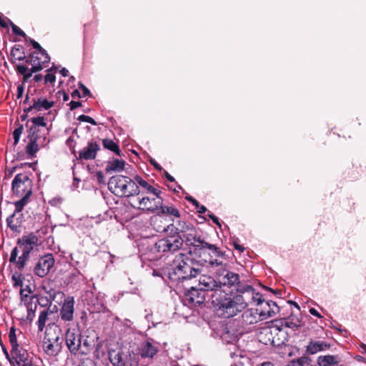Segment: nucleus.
<instances>
[{
    "label": "nucleus",
    "mask_w": 366,
    "mask_h": 366,
    "mask_svg": "<svg viewBox=\"0 0 366 366\" xmlns=\"http://www.w3.org/2000/svg\"><path fill=\"white\" fill-rule=\"evenodd\" d=\"M198 285L207 294L211 292V303L222 317H232L246 308V299L242 295L226 292L212 276L202 274Z\"/></svg>",
    "instance_id": "1"
},
{
    "label": "nucleus",
    "mask_w": 366,
    "mask_h": 366,
    "mask_svg": "<svg viewBox=\"0 0 366 366\" xmlns=\"http://www.w3.org/2000/svg\"><path fill=\"white\" fill-rule=\"evenodd\" d=\"M53 313L54 311L50 307L41 310L35 322L38 332H41L45 329L42 347L49 356H56L61 352L64 341L62 330L56 322H52L46 325L49 320V316Z\"/></svg>",
    "instance_id": "2"
},
{
    "label": "nucleus",
    "mask_w": 366,
    "mask_h": 366,
    "mask_svg": "<svg viewBox=\"0 0 366 366\" xmlns=\"http://www.w3.org/2000/svg\"><path fill=\"white\" fill-rule=\"evenodd\" d=\"M203 239L194 227L191 232L182 235H167L159 239L154 244V250L158 253H174L182 247L184 243L188 247L189 250H192Z\"/></svg>",
    "instance_id": "3"
},
{
    "label": "nucleus",
    "mask_w": 366,
    "mask_h": 366,
    "mask_svg": "<svg viewBox=\"0 0 366 366\" xmlns=\"http://www.w3.org/2000/svg\"><path fill=\"white\" fill-rule=\"evenodd\" d=\"M170 265L169 278L177 281L190 280L202 272L199 261L184 253L177 254Z\"/></svg>",
    "instance_id": "4"
},
{
    "label": "nucleus",
    "mask_w": 366,
    "mask_h": 366,
    "mask_svg": "<svg viewBox=\"0 0 366 366\" xmlns=\"http://www.w3.org/2000/svg\"><path fill=\"white\" fill-rule=\"evenodd\" d=\"M189 254L199 259V262L208 264L214 269L223 265V260L226 259L225 252L222 251L216 244H210L204 240L199 242Z\"/></svg>",
    "instance_id": "5"
},
{
    "label": "nucleus",
    "mask_w": 366,
    "mask_h": 366,
    "mask_svg": "<svg viewBox=\"0 0 366 366\" xmlns=\"http://www.w3.org/2000/svg\"><path fill=\"white\" fill-rule=\"evenodd\" d=\"M288 337L287 332L282 327L278 320H274L271 326L262 327L258 335L259 342L274 347L285 345L288 341Z\"/></svg>",
    "instance_id": "6"
},
{
    "label": "nucleus",
    "mask_w": 366,
    "mask_h": 366,
    "mask_svg": "<svg viewBox=\"0 0 366 366\" xmlns=\"http://www.w3.org/2000/svg\"><path fill=\"white\" fill-rule=\"evenodd\" d=\"M109 189L119 197H132L139 195L140 190L135 182L129 177L115 175L108 182Z\"/></svg>",
    "instance_id": "7"
},
{
    "label": "nucleus",
    "mask_w": 366,
    "mask_h": 366,
    "mask_svg": "<svg viewBox=\"0 0 366 366\" xmlns=\"http://www.w3.org/2000/svg\"><path fill=\"white\" fill-rule=\"evenodd\" d=\"M9 269L13 287H20L19 295L23 301V252H19L16 247L11 252Z\"/></svg>",
    "instance_id": "8"
},
{
    "label": "nucleus",
    "mask_w": 366,
    "mask_h": 366,
    "mask_svg": "<svg viewBox=\"0 0 366 366\" xmlns=\"http://www.w3.org/2000/svg\"><path fill=\"white\" fill-rule=\"evenodd\" d=\"M214 273L221 287L222 285L229 287L234 286L238 292V288L243 287L245 285L241 284L239 275L237 273L229 271L228 269V264L224 262L223 265H219V267L214 269Z\"/></svg>",
    "instance_id": "9"
},
{
    "label": "nucleus",
    "mask_w": 366,
    "mask_h": 366,
    "mask_svg": "<svg viewBox=\"0 0 366 366\" xmlns=\"http://www.w3.org/2000/svg\"><path fill=\"white\" fill-rule=\"evenodd\" d=\"M17 332L19 335L21 334L20 330H16L14 327L10 329L9 333V342L11 346L10 352L3 348L4 352L11 366H23V355L21 354L17 343Z\"/></svg>",
    "instance_id": "10"
},
{
    "label": "nucleus",
    "mask_w": 366,
    "mask_h": 366,
    "mask_svg": "<svg viewBox=\"0 0 366 366\" xmlns=\"http://www.w3.org/2000/svg\"><path fill=\"white\" fill-rule=\"evenodd\" d=\"M50 61V56L46 50L41 51H34L30 54L31 69H28L24 66V82L31 76L32 73L39 71L46 66V64Z\"/></svg>",
    "instance_id": "11"
},
{
    "label": "nucleus",
    "mask_w": 366,
    "mask_h": 366,
    "mask_svg": "<svg viewBox=\"0 0 366 366\" xmlns=\"http://www.w3.org/2000/svg\"><path fill=\"white\" fill-rule=\"evenodd\" d=\"M207 293L199 288L192 287L184 292L182 302L189 307H201L206 300Z\"/></svg>",
    "instance_id": "12"
},
{
    "label": "nucleus",
    "mask_w": 366,
    "mask_h": 366,
    "mask_svg": "<svg viewBox=\"0 0 366 366\" xmlns=\"http://www.w3.org/2000/svg\"><path fill=\"white\" fill-rule=\"evenodd\" d=\"M14 212L7 218L9 227L16 233H20L23 227V198L19 199L15 203Z\"/></svg>",
    "instance_id": "13"
},
{
    "label": "nucleus",
    "mask_w": 366,
    "mask_h": 366,
    "mask_svg": "<svg viewBox=\"0 0 366 366\" xmlns=\"http://www.w3.org/2000/svg\"><path fill=\"white\" fill-rule=\"evenodd\" d=\"M161 194L157 195L151 196H142V197L137 198L139 209L147 210L150 212H156L159 210V207L162 204L163 199L160 196Z\"/></svg>",
    "instance_id": "14"
},
{
    "label": "nucleus",
    "mask_w": 366,
    "mask_h": 366,
    "mask_svg": "<svg viewBox=\"0 0 366 366\" xmlns=\"http://www.w3.org/2000/svg\"><path fill=\"white\" fill-rule=\"evenodd\" d=\"M28 129V139L29 140L38 141L39 139L45 137L41 134V129L40 127H46V123L44 117H36L29 119L26 122Z\"/></svg>",
    "instance_id": "15"
},
{
    "label": "nucleus",
    "mask_w": 366,
    "mask_h": 366,
    "mask_svg": "<svg viewBox=\"0 0 366 366\" xmlns=\"http://www.w3.org/2000/svg\"><path fill=\"white\" fill-rule=\"evenodd\" d=\"M39 298L36 295L24 294V306L26 307L27 315L24 319V327L31 329L32 322L36 317V310L38 308Z\"/></svg>",
    "instance_id": "16"
},
{
    "label": "nucleus",
    "mask_w": 366,
    "mask_h": 366,
    "mask_svg": "<svg viewBox=\"0 0 366 366\" xmlns=\"http://www.w3.org/2000/svg\"><path fill=\"white\" fill-rule=\"evenodd\" d=\"M109 359L113 366H138V362L131 355H124L120 351H109Z\"/></svg>",
    "instance_id": "17"
},
{
    "label": "nucleus",
    "mask_w": 366,
    "mask_h": 366,
    "mask_svg": "<svg viewBox=\"0 0 366 366\" xmlns=\"http://www.w3.org/2000/svg\"><path fill=\"white\" fill-rule=\"evenodd\" d=\"M139 354L143 359H152L159 351V344L152 339L142 342L138 348Z\"/></svg>",
    "instance_id": "18"
},
{
    "label": "nucleus",
    "mask_w": 366,
    "mask_h": 366,
    "mask_svg": "<svg viewBox=\"0 0 366 366\" xmlns=\"http://www.w3.org/2000/svg\"><path fill=\"white\" fill-rule=\"evenodd\" d=\"M54 259L52 254H49L41 257L34 267V272L40 277H45L53 267Z\"/></svg>",
    "instance_id": "19"
},
{
    "label": "nucleus",
    "mask_w": 366,
    "mask_h": 366,
    "mask_svg": "<svg viewBox=\"0 0 366 366\" xmlns=\"http://www.w3.org/2000/svg\"><path fill=\"white\" fill-rule=\"evenodd\" d=\"M74 298L72 296H67L64 300L59 310V317L62 321L71 322L74 320Z\"/></svg>",
    "instance_id": "20"
},
{
    "label": "nucleus",
    "mask_w": 366,
    "mask_h": 366,
    "mask_svg": "<svg viewBox=\"0 0 366 366\" xmlns=\"http://www.w3.org/2000/svg\"><path fill=\"white\" fill-rule=\"evenodd\" d=\"M237 295H242L246 299V307L252 302H257L259 307L264 301V300L262 299V295L259 292H255L254 289L249 285H245L244 287L238 288Z\"/></svg>",
    "instance_id": "21"
},
{
    "label": "nucleus",
    "mask_w": 366,
    "mask_h": 366,
    "mask_svg": "<svg viewBox=\"0 0 366 366\" xmlns=\"http://www.w3.org/2000/svg\"><path fill=\"white\" fill-rule=\"evenodd\" d=\"M65 341L69 352L76 355L81 347V334L68 328L65 333Z\"/></svg>",
    "instance_id": "22"
},
{
    "label": "nucleus",
    "mask_w": 366,
    "mask_h": 366,
    "mask_svg": "<svg viewBox=\"0 0 366 366\" xmlns=\"http://www.w3.org/2000/svg\"><path fill=\"white\" fill-rule=\"evenodd\" d=\"M259 317L262 320L267 319L275 315L280 312V307L276 302L268 300L264 301L256 309Z\"/></svg>",
    "instance_id": "23"
},
{
    "label": "nucleus",
    "mask_w": 366,
    "mask_h": 366,
    "mask_svg": "<svg viewBox=\"0 0 366 366\" xmlns=\"http://www.w3.org/2000/svg\"><path fill=\"white\" fill-rule=\"evenodd\" d=\"M45 229L36 232L37 234L31 233L28 236H24V262L28 258L29 253L41 243L40 233H44Z\"/></svg>",
    "instance_id": "24"
},
{
    "label": "nucleus",
    "mask_w": 366,
    "mask_h": 366,
    "mask_svg": "<svg viewBox=\"0 0 366 366\" xmlns=\"http://www.w3.org/2000/svg\"><path fill=\"white\" fill-rule=\"evenodd\" d=\"M194 227L192 223L178 220L177 226L174 224H170L167 227H164L163 231L168 232V235H182L187 232H191V229Z\"/></svg>",
    "instance_id": "25"
},
{
    "label": "nucleus",
    "mask_w": 366,
    "mask_h": 366,
    "mask_svg": "<svg viewBox=\"0 0 366 366\" xmlns=\"http://www.w3.org/2000/svg\"><path fill=\"white\" fill-rule=\"evenodd\" d=\"M221 338L227 343L237 340L238 336L242 334L235 329V322H231L222 326Z\"/></svg>",
    "instance_id": "26"
},
{
    "label": "nucleus",
    "mask_w": 366,
    "mask_h": 366,
    "mask_svg": "<svg viewBox=\"0 0 366 366\" xmlns=\"http://www.w3.org/2000/svg\"><path fill=\"white\" fill-rule=\"evenodd\" d=\"M10 59L18 73L23 74V47L21 44L13 46Z\"/></svg>",
    "instance_id": "27"
},
{
    "label": "nucleus",
    "mask_w": 366,
    "mask_h": 366,
    "mask_svg": "<svg viewBox=\"0 0 366 366\" xmlns=\"http://www.w3.org/2000/svg\"><path fill=\"white\" fill-rule=\"evenodd\" d=\"M100 147L95 141L88 142L87 146L79 152V159L84 160L94 159Z\"/></svg>",
    "instance_id": "28"
},
{
    "label": "nucleus",
    "mask_w": 366,
    "mask_h": 366,
    "mask_svg": "<svg viewBox=\"0 0 366 366\" xmlns=\"http://www.w3.org/2000/svg\"><path fill=\"white\" fill-rule=\"evenodd\" d=\"M330 345L325 341H315L311 340L306 347V352L309 355H315L318 352L328 350Z\"/></svg>",
    "instance_id": "29"
},
{
    "label": "nucleus",
    "mask_w": 366,
    "mask_h": 366,
    "mask_svg": "<svg viewBox=\"0 0 366 366\" xmlns=\"http://www.w3.org/2000/svg\"><path fill=\"white\" fill-rule=\"evenodd\" d=\"M282 327H285L293 330H297L302 327L304 324L302 320L296 315H291L289 317L278 320Z\"/></svg>",
    "instance_id": "30"
},
{
    "label": "nucleus",
    "mask_w": 366,
    "mask_h": 366,
    "mask_svg": "<svg viewBox=\"0 0 366 366\" xmlns=\"http://www.w3.org/2000/svg\"><path fill=\"white\" fill-rule=\"evenodd\" d=\"M12 197L23 198V175L18 173L11 184Z\"/></svg>",
    "instance_id": "31"
},
{
    "label": "nucleus",
    "mask_w": 366,
    "mask_h": 366,
    "mask_svg": "<svg viewBox=\"0 0 366 366\" xmlns=\"http://www.w3.org/2000/svg\"><path fill=\"white\" fill-rule=\"evenodd\" d=\"M317 364L319 366H340V360L337 355H323L317 358Z\"/></svg>",
    "instance_id": "32"
},
{
    "label": "nucleus",
    "mask_w": 366,
    "mask_h": 366,
    "mask_svg": "<svg viewBox=\"0 0 366 366\" xmlns=\"http://www.w3.org/2000/svg\"><path fill=\"white\" fill-rule=\"evenodd\" d=\"M54 104V102H49L45 99H39L37 101H34L32 106H29L26 109H24V113L30 112L32 109H35L38 111L41 110V109H49L51 108Z\"/></svg>",
    "instance_id": "33"
},
{
    "label": "nucleus",
    "mask_w": 366,
    "mask_h": 366,
    "mask_svg": "<svg viewBox=\"0 0 366 366\" xmlns=\"http://www.w3.org/2000/svg\"><path fill=\"white\" fill-rule=\"evenodd\" d=\"M125 161L122 159H115L112 161L108 162L105 171L107 173H110L112 172H122L124 169Z\"/></svg>",
    "instance_id": "34"
},
{
    "label": "nucleus",
    "mask_w": 366,
    "mask_h": 366,
    "mask_svg": "<svg viewBox=\"0 0 366 366\" xmlns=\"http://www.w3.org/2000/svg\"><path fill=\"white\" fill-rule=\"evenodd\" d=\"M158 214H163V215H171L174 216L175 217H180V213L179 211L174 206H165L163 205V204L159 207V210L157 211Z\"/></svg>",
    "instance_id": "35"
},
{
    "label": "nucleus",
    "mask_w": 366,
    "mask_h": 366,
    "mask_svg": "<svg viewBox=\"0 0 366 366\" xmlns=\"http://www.w3.org/2000/svg\"><path fill=\"white\" fill-rule=\"evenodd\" d=\"M102 144L105 149L114 152L118 156L122 155L121 150L119 149L118 144L115 143L112 139H104L102 140Z\"/></svg>",
    "instance_id": "36"
},
{
    "label": "nucleus",
    "mask_w": 366,
    "mask_h": 366,
    "mask_svg": "<svg viewBox=\"0 0 366 366\" xmlns=\"http://www.w3.org/2000/svg\"><path fill=\"white\" fill-rule=\"evenodd\" d=\"M39 150V147L36 141L30 140L26 147V153L29 158L36 157V154Z\"/></svg>",
    "instance_id": "37"
},
{
    "label": "nucleus",
    "mask_w": 366,
    "mask_h": 366,
    "mask_svg": "<svg viewBox=\"0 0 366 366\" xmlns=\"http://www.w3.org/2000/svg\"><path fill=\"white\" fill-rule=\"evenodd\" d=\"M140 187L145 189V191H140L139 194H142V196H144L145 194L152 195H157L158 194H162L161 190L154 187L153 186L149 184L147 181L143 182Z\"/></svg>",
    "instance_id": "38"
},
{
    "label": "nucleus",
    "mask_w": 366,
    "mask_h": 366,
    "mask_svg": "<svg viewBox=\"0 0 366 366\" xmlns=\"http://www.w3.org/2000/svg\"><path fill=\"white\" fill-rule=\"evenodd\" d=\"M242 322L246 325H252L257 322L256 316L252 310H246L242 315Z\"/></svg>",
    "instance_id": "39"
},
{
    "label": "nucleus",
    "mask_w": 366,
    "mask_h": 366,
    "mask_svg": "<svg viewBox=\"0 0 366 366\" xmlns=\"http://www.w3.org/2000/svg\"><path fill=\"white\" fill-rule=\"evenodd\" d=\"M311 361L312 360L309 357L302 356L297 360H292L288 366H309Z\"/></svg>",
    "instance_id": "40"
},
{
    "label": "nucleus",
    "mask_w": 366,
    "mask_h": 366,
    "mask_svg": "<svg viewBox=\"0 0 366 366\" xmlns=\"http://www.w3.org/2000/svg\"><path fill=\"white\" fill-rule=\"evenodd\" d=\"M186 199L191 202L194 206H195L196 209H197V212L200 214H203L206 212L207 208L204 205H200L199 202L192 197V196H187Z\"/></svg>",
    "instance_id": "41"
},
{
    "label": "nucleus",
    "mask_w": 366,
    "mask_h": 366,
    "mask_svg": "<svg viewBox=\"0 0 366 366\" xmlns=\"http://www.w3.org/2000/svg\"><path fill=\"white\" fill-rule=\"evenodd\" d=\"M22 129H23V126L22 125H19L16 129H14V131L13 132V139H14V142H13V144L12 146H16L19 141V139L21 137V135L22 134Z\"/></svg>",
    "instance_id": "42"
},
{
    "label": "nucleus",
    "mask_w": 366,
    "mask_h": 366,
    "mask_svg": "<svg viewBox=\"0 0 366 366\" xmlns=\"http://www.w3.org/2000/svg\"><path fill=\"white\" fill-rule=\"evenodd\" d=\"M28 40L29 41L32 46L36 49L35 51H41L44 50L37 41H34V39H31V38H28L26 34L24 33V41H26Z\"/></svg>",
    "instance_id": "43"
},
{
    "label": "nucleus",
    "mask_w": 366,
    "mask_h": 366,
    "mask_svg": "<svg viewBox=\"0 0 366 366\" xmlns=\"http://www.w3.org/2000/svg\"><path fill=\"white\" fill-rule=\"evenodd\" d=\"M77 119L79 122H84L90 123L92 125H97V122L93 118H92L89 116L84 115V114H81V115L79 116Z\"/></svg>",
    "instance_id": "44"
},
{
    "label": "nucleus",
    "mask_w": 366,
    "mask_h": 366,
    "mask_svg": "<svg viewBox=\"0 0 366 366\" xmlns=\"http://www.w3.org/2000/svg\"><path fill=\"white\" fill-rule=\"evenodd\" d=\"M56 81V76L53 73L47 72L46 75L44 76V82L46 84L47 82L54 83Z\"/></svg>",
    "instance_id": "45"
},
{
    "label": "nucleus",
    "mask_w": 366,
    "mask_h": 366,
    "mask_svg": "<svg viewBox=\"0 0 366 366\" xmlns=\"http://www.w3.org/2000/svg\"><path fill=\"white\" fill-rule=\"evenodd\" d=\"M9 24H10L11 28H12V31H13L14 34H15L16 35H19V36H23V31L19 27L16 26L11 21H9Z\"/></svg>",
    "instance_id": "46"
},
{
    "label": "nucleus",
    "mask_w": 366,
    "mask_h": 366,
    "mask_svg": "<svg viewBox=\"0 0 366 366\" xmlns=\"http://www.w3.org/2000/svg\"><path fill=\"white\" fill-rule=\"evenodd\" d=\"M79 87L82 90L83 97L91 96L89 89L81 82L79 83Z\"/></svg>",
    "instance_id": "47"
},
{
    "label": "nucleus",
    "mask_w": 366,
    "mask_h": 366,
    "mask_svg": "<svg viewBox=\"0 0 366 366\" xmlns=\"http://www.w3.org/2000/svg\"><path fill=\"white\" fill-rule=\"evenodd\" d=\"M209 217L212 220V222L219 227H221L220 222L219 220V218L216 217L214 214H208Z\"/></svg>",
    "instance_id": "48"
},
{
    "label": "nucleus",
    "mask_w": 366,
    "mask_h": 366,
    "mask_svg": "<svg viewBox=\"0 0 366 366\" xmlns=\"http://www.w3.org/2000/svg\"><path fill=\"white\" fill-rule=\"evenodd\" d=\"M69 105L70 107V109L71 110H74V109L81 107V102L71 101V102H70Z\"/></svg>",
    "instance_id": "49"
},
{
    "label": "nucleus",
    "mask_w": 366,
    "mask_h": 366,
    "mask_svg": "<svg viewBox=\"0 0 366 366\" xmlns=\"http://www.w3.org/2000/svg\"><path fill=\"white\" fill-rule=\"evenodd\" d=\"M135 184L139 187L143 182H145L144 179H143L139 175H136L134 178V180H133Z\"/></svg>",
    "instance_id": "50"
},
{
    "label": "nucleus",
    "mask_w": 366,
    "mask_h": 366,
    "mask_svg": "<svg viewBox=\"0 0 366 366\" xmlns=\"http://www.w3.org/2000/svg\"><path fill=\"white\" fill-rule=\"evenodd\" d=\"M35 289H36L35 285H26L24 287V292L27 291L29 295H31L34 292V291L35 290Z\"/></svg>",
    "instance_id": "51"
},
{
    "label": "nucleus",
    "mask_w": 366,
    "mask_h": 366,
    "mask_svg": "<svg viewBox=\"0 0 366 366\" xmlns=\"http://www.w3.org/2000/svg\"><path fill=\"white\" fill-rule=\"evenodd\" d=\"M310 313L315 317H317L318 318H322V316L320 315V313L315 308L312 307L309 310Z\"/></svg>",
    "instance_id": "52"
},
{
    "label": "nucleus",
    "mask_w": 366,
    "mask_h": 366,
    "mask_svg": "<svg viewBox=\"0 0 366 366\" xmlns=\"http://www.w3.org/2000/svg\"><path fill=\"white\" fill-rule=\"evenodd\" d=\"M149 162L157 170L161 171L162 169V167L154 159H150Z\"/></svg>",
    "instance_id": "53"
},
{
    "label": "nucleus",
    "mask_w": 366,
    "mask_h": 366,
    "mask_svg": "<svg viewBox=\"0 0 366 366\" xmlns=\"http://www.w3.org/2000/svg\"><path fill=\"white\" fill-rule=\"evenodd\" d=\"M23 94V84H19L17 88V99H20Z\"/></svg>",
    "instance_id": "54"
},
{
    "label": "nucleus",
    "mask_w": 366,
    "mask_h": 366,
    "mask_svg": "<svg viewBox=\"0 0 366 366\" xmlns=\"http://www.w3.org/2000/svg\"><path fill=\"white\" fill-rule=\"evenodd\" d=\"M234 247L235 249L239 250L240 252H244V250L245 249V248L242 245L237 242H234Z\"/></svg>",
    "instance_id": "55"
},
{
    "label": "nucleus",
    "mask_w": 366,
    "mask_h": 366,
    "mask_svg": "<svg viewBox=\"0 0 366 366\" xmlns=\"http://www.w3.org/2000/svg\"><path fill=\"white\" fill-rule=\"evenodd\" d=\"M164 174L165 177L167 178V179L168 181H169V182H174V178L172 175H170V174H169V173L168 172L164 171Z\"/></svg>",
    "instance_id": "56"
},
{
    "label": "nucleus",
    "mask_w": 366,
    "mask_h": 366,
    "mask_svg": "<svg viewBox=\"0 0 366 366\" xmlns=\"http://www.w3.org/2000/svg\"><path fill=\"white\" fill-rule=\"evenodd\" d=\"M18 167H19L18 165L13 166L11 167H8L7 172H9V174L11 175L13 173H14L16 171Z\"/></svg>",
    "instance_id": "57"
},
{
    "label": "nucleus",
    "mask_w": 366,
    "mask_h": 366,
    "mask_svg": "<svg viewBox=\"0 0 366 366\" xmlns=\"http://www.w3.org/2000/svg\"><path fill=\"white\" fill-rule=\"evenodd\" d=\"M32 194V192L31 190H29L25 194H24V206L26 205L27 201H28V199L29 198V197Z\"/></svg>",
    "instance_id": "58"
},
{
    "label": "nucleus",
    "mask_w": 366,
    "mask_h": 366,
    "mask_svg": "<svg viewBox=\"0 0 366 366\" xmlns=\"http://www.w3.org/2000/svg\"><path fill=\"white\" fill-rule=\"evenodd\" d=\"M264 289L273 292L274 294H275L277 295H281V294H282L281 290H274L273 289L267 287H264Z\"/></svg>",
    "instance_id": "59"
},
{
    "label": "nucleus",
    "mask_w": 366,
    "mask_h": 366,
    "mask_svg": "<svg viewBox=\"0 0 366 366\" xmlns=\"http://www.w3.org/2000/svg\"><path fill=\"white\" fill-rule=\"evenodd\" d=\"M71 97L73 98H76V97L81 98V97L80 92L77 89H75L74 91L72 92Z\"/></svg>",
    "instance_id": "60"
},
{
    "label": "nucleus",
    "mask_w": 366,
    "mask_h": 366,
    "mask_svg": "<svg viewBox=\"0 0 366 366\" xmlns=\"http://www.w3.org/2000/svg\"><path fill=\"white\" fill-rule=\"evenodd\" d=\"M97 177L99 182H102V181L104 178L103 173L102 172H98L97 173Z\"/></svg>",
    "instance_id": "61"
},
{
    "label": "nucleus",
    "mask_w": 366,
    "mask_h": 366,
    "mask_svg": "<svg viewBox=\"0 0 366 366\" xmlns=\"http://www.w3.org/2000/svg\"><path fill=\"white\" fill-rule=\"evenodd\" d=\"M58 94H61L63 95V101H64V102H66V101H68V100H69V95H68L66 93H65L64 92H58Z\"/></svg>",
    "instance_id": "62"
},
{
    "label": "nucleus",
    "mask_w": 366,
    "mask_h": 366,
    "mask_svg": "<svg viewBox=\"0 0 366 366\" xmlns=\"http://www.w3.org/2000/svg\"><path fill=\"white\" fill-rule=\"evenodd\" d=\"M42 78H43V76L41 74H36L34 76V81L38 82V81H41Z\"/></svg>",
    "instance_id": "63"
},
{
    "label": "nucleus",
    "mask_w": 366,
    "mask_h": 366,
    "mask_svg": "<svg viewBox=\"0 0 366 366\" xmlns=\"http://www.w3.org/2000/svg\"><path fill=\"white\" fill-rule=\"evenodd\" d=\"M60 73L63 76H67L68 74H69V71L65 69V68H62L61 70H60Z\"/></svg>",
    "instance_id": "64"
}]
</instances>
